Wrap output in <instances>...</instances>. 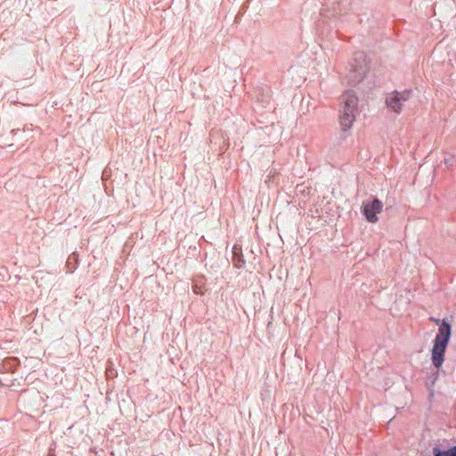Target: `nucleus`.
Wrapping results in <instances>:
<instances>
[{"instance_id":"obj_1","label":"nucleus","mask_w":456,"mask_h":456,"mask_svg":"<svg viewBox=\"0 0 456 456\" xmlns=\"http://www.w3.org/2000/svg\"><path fill=\"white\" fill-rule=\"evenodd\" d=\"M430 321L440 324L438 333L436 336L432 347V362L436 368H440L444 361V353L451 338L452 330L450 324L443 320L430 317Z\"/></svg>"},{"instance_id":"obj_2","label":"nucleus","mask_w":456,"mask_h":456,"mask_svg":"<svg viewBox=\"0 0 456 456\" xmlns=\"http://www.w3.org/2000/svg\"><path fill=\"white\" fill-rule=\"evenodd\" d=\"M358 98L352 92H346L342 97L339 123L343 131H348L355 120Z\"/></svg>"},{"instance_id":"obj_3","label":"nucleus","mask_w":456,"mask_h":456,"mask_svg":"<svg viewBox=\"0 0 456 456\" xmlns=\"http://www.w3.org/2000/svg\"><path fill=\"white\" fill-rule=\"evenodd\" d=\"M383 209V203L378 200L374 199L370 202H364L362 204V213L365 216L368 222L371 224H375L379 221L378 214H379Z\"/></svg>"},{"instance_id":"obj_4","label":"nucleus","mask_w":456,"mask_h":456,"mask_svg":"<svg viewBox=\"0 0 456 456\" xmlns=\"http://www.w3.org/2000/svg\"><path fill=\"white\" fill-rule=\"evenodd\" d=\"M411 92H394L387 95L386 103L388 108L395 113H400L403 109V103L410 99Z\"/></svg>"},{"instance_id":"obj_5","label":"nucleus","mask_w":456,"mask_h":456,"mask_svg":"<svg viewBox=\"0 0 456 456\" xmlns=\"http://www.w3.org/2000/svg\"><path fill=\"white\" fill-rule=\"evenodd\" d=\"M434 456H452L451 448L447 451H442L437 447L433 449Z\"/></svg>"},{"instance_id":"obj_6","label":"nucleus","mask_w":456,"mask_h":456,"mask_svg":"<svg viewBox=\"0 0 456 456\" xmlns=\"http://www.w3.org/2000/svg\"><path fill=\"white\" fill-rule=\"evenodd\" d=\"M452 456H456V445L451 448Z\"/></svg>"},{"instance_id":"obj_7","label":"nucleus","mask_w":456,"mask_h":456,"mask_svg":"<svg viewBox=\"0 0 456 456\" xmlns=\"http://www.w3.org/2000/svg\"><path fill=\"white\" fill-rule=\"evenodd\" d=\"M193 290L195 293H201L200 291H198L197 287H194Z\"/></svg>"}]
</instances>
